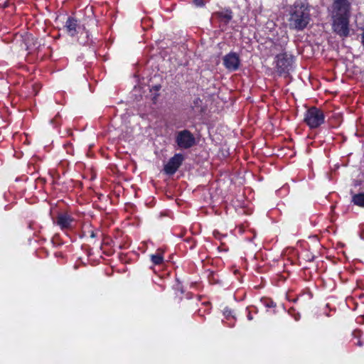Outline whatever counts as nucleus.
I'll return each instance as SVG.
<instances>
[{"label":"nucleus","instance_id":"obj_17","mask_svg":"<svg viewBox=\"0 0 364 364\" xmlns=\"http://www.w3.org/2000/svg\"><path fill=\"white\" fill-rule=\"evenodd\" d=\"M267 306H269V307L274 306L273 301H270V303L269 304H267Z\"/></svg>","mask_w":364,"mask_h":364},{"label":"nucleus","instance_id":"obj_6","mask_svg":"<svg viewBox=\"0 0 364 364\" xmlns=\"http://www.w3.org/2000/svg\"><path fill=\"white\" fill-rule=\"evenodd\" d=\"M276 67L280 73L288 72L292 64V58L285 53L279 54L276 57Z\"/></svg>","mask_w":364,"mask_h":364},{"label":"nucleus","instance_id":"obj_9","mask_svg":"<svg viewBox=\"0 0 364 364\" xmlns=\"http://www.w3.org/2000/svg\"><path fill=\"white\" fill-rule=\"evenodd\" d=\"M73 222V219L69 215L61 213L58 216L55 223L62 230H65L70 228Z\"/></svg>","mask_w":364,"mask_h":364},{"label":"nucleus","instance_id":"obj_16","mask_svg":"<svg viewBox=\"0 0 364 364\" xmlns=\"http://www.w3.org/2000/svg\"><path fill=\"white\" fill-rule=\"evenodd\" d=\"M361 38H362V43H363V46H364V30H363V32L362 33V37Z\"/></svg>","mask_w":364,"mask_h":364},{"label":"nucleus","instance_id":"obj_7","mask_svg":"<svg viewBox=\"0 0 364 364\" xmlns=\"http://www.w3.org/2000/svg\"><path fill=\"white\" fill-rule=\"evenodd\" d=\"M223 64L230 71H235L239 68L240 60L236 53H230L223 58Z\"/></svg>","mask_w":364,"mask_h":364},{"label":"nucleus","instance_id":"obj_8","mask_svg":"<svg viewBox=\"0 0 364 364\" xmlns=\"http://www.w3.org/2000/svg\"><path fill=\"white\" fill-rule=\"evenodd\" d=\"M183 160V156L182 154H175L172 158L169 159L168 163L164 166V171L166 173L169 175L173 174L182 164Z\"/></svg>","mask_w":364,"mask_h":364},{"label":"nucleus","instance_id":"obj_2","mask_svg":"<svg viewBox=\"0 0 364 364\" xmlns=\"http://www.w3.org/2000/svg\"><path fill=\"white\" fill-rule=\"evenodd\" d=\"M309 20L310 14L307 7L300 4H295L289 19L290 27L296 30H302L309 23Z\"/></svg>","mask_w":364,"mask_h":364},{"label":"nucleus","instance_id":"obj_1","mask_svg":"<svg viewBox=\"0 0 364 364\" xmlns=\"http://www.w3.org/2000/svg\"><path fill=\"white\" fill-rule=\"evenodd\" d=\"M333 30L341 36L349 33V3L347 0H335L332 6Z\"/></svg>","mask_w":364,"mask_h":364},{"label":"nucleus","instance_id":"obj_11","mask_svg":"<svg viewBox=\"0 0 364 364\" xmlns=\"http://www.w3.org/2000/svg\"><path fill=\"white\" fill-rule=\"evenodd\" d=\"M352 202L355 205L364 207V193L355 194L352 198Z\"/></svg>","mask_w":364,"mask_h":364},{"label":"nucleus","instance_id":"obj_4","mask_svg":"<svg viewBox=\"0 0 364 364\" xmlns=\"http://www.w3.org/2000/svg\"><path fill=\"white\" fill-rule=\"evenodd\" d=\"M65 29L67 33L70 36H75L77 33H80L81 35L84 33L86 38H88L89 37L88 31H86L85 26L80 25L78 23V21L72 16H69L67 18L65 24Z\"/></svg>","mask_w":364,"mask_h":364},{"label":"nucleus","instance_id":"obj_18","mask_svg":"<svg viewBox=\"0 0 364 364\" xmlns=\"http://www.w3.org/2000/svg\"><path fill=\"white\" fill-rule=\"evenodd\" d=\"M248 319L249 320H252V317L250 314L248 315Z\"/></svg>","mask_w":364,"mask_h":364},{"label":"nucleus","instance_id":"obj_12","mask_svg":"<svg viewBox=\"0 0 364 364\" xmlns=\"http://www.w3.org/2000/svg\"><path fill=\"white\" fill-rule=\"evenodd\" d=\"M151 260L154 264L159 265L163 262L164 258L161 254L157 253L151 255Z\"/></svg>","mask_w":364,"mask_h":364},{"label":"nucleus","instance_id":"obj_10","mask_svg":"<svg viewBox=\"0 0 364 364\" xmlns=\"http://www.w3.org/2000/svg\"><path fill=\"white\" fill-rule=\"evenodd\" d=\"M214 16L225 24L228 23L232 18V12L230 10L215 12Z\"/></svg>","mask_w":364,"mask_h":364},{"label":"nucleus","instance_id":"obj_15","mask_svg":"<svg viewBox=\"0 0 364 364\" xmlns=\"http://www.w3.org/2000/svg\"><path fill=\"white\" fill-rule=\"evenodd\" d=\"M79 42H80V43L85 45V44L87 43L88 40H80V39H79Z\"/></svg>","mask_w":364,"mask_h":364},{"label":"nucleus","instance_id":"obj_14","mask_svg":"<svg viewBox=\"0 0 364 364\" xmlns=\"http://www.w3.org/2000/svg\"><path fill=\"white\" fill-rule=\"evenodd\" d=\"M224 314L226 316H229L230 314H231V311L229 310V309H225L224 311Z\"/></svg>","mask_w":364,"mask_h":364},{"label":"nucleus","instance_id":"obj_5","mask_svg":"<svg viewBox=\"0 0 364 364\" xmlns=\"http://www.w3.org/2000/svg\"><path fill=\"white\" fill-rule=\"evenodd\" d=\"M176 142L180 149H188L195 144L193 135L188 130H182L176 134Z\"/></svg>","mask_w":364,"mask_h":364},{"label":"nucleus","instance_id":"obj_3","mask_svg":"<svg viewBox=\"0 0 364 364\" xmlns=\"http://www.w3.org/2000/svg\"><path fill=\"white\" fill-rule=\"evenodd\" d=\"M304 122L310 128H317L324 122L323 112L316 107H311L305 113Z\"/></svg>","mask_w":364,"mask_h":364},{"label":"nucleus","instance_id":"obj_13","mask_svg":"<svg viewBox=\"0 0 364 364\" xmlns=\"http://www.w3.org/2000/svg\"><path fill=\"white\" fill-rule=\"evenodd\" d=\"M194 4L198 6H201L203 5V0H193Z\"/></svg>","mask_w":364,"mask_h":364}]
</instances>
